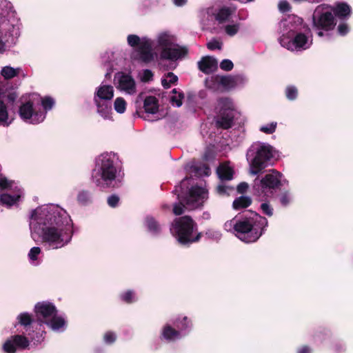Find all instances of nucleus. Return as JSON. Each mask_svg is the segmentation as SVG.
<instances>
[{
	"mask_svg": "<svg viewBox=\"0 0 353 353\" xmlns=\"http://www.w3.org/2000/svg\"><path fill=\"white\" fill-rule=\"evenodd\" d=\"M283 34L279 39L281 45L290 51H302L309 48L312 43L311 36L301 32L303 28V20L297 16H289L280 23Z\"/></svg>",
	"mask_w": 353,
	"mask_h": 353,
	"instance_id": "nucleus-2",
	"label": "nucleus"
},
{
	"mask_svg": "<svg viewBox=\"0 0 353 353\" xmlns=\"http://www.w3.org/2000/svg\"><path fill=\"white\" fill-rule=\"evenodd\" d=\"M134 294L132 291H128L121 295V299L127 303H131L134 300Z\"/></svg>",
	"mask_w": 353,
	"mask_h": 353,
	"instance_id": "nucleus-48",
	"label": "nucleus"
},
{
	"mask_svg": "<svg viewBox=\"0 0 353 353\" xmlns=\"http://www.w3.org/2000/svg\"><path fill=\"white\" fill-rule=\"evenodd\" d=\"M116 88L120 92L128 95L137 93V83L134 78L129 74L118 72L114 76Z\"/></svg>",
	"mask_w": 353,
	"mask_h": 353,
	"instance_id": "nucleus-15",
	"label": "nucleus"
},
{
	"mask_svg": "<svg viewBox=\"0 0 353 353\" xmlns=\"http://www.w3.org/2000/svg\"><path fill=\"white\" fill-rule=\"evenodd\" d=\"M281 203H282V205H286L287 204L289 203L290 201V198L289 197L288 195L287 194H284L281 197Z\"/></svg>",
	"mask_w": 353,
	"mask_h": 353,
	"instance_id": "nucleus-54",
	"label": "nucleus"
},
{
	"mask_svg": "<svg viewBox=\"0 0 353 353\" xmlns=\"http://www.w3.org/2000/svg\"><path fill=\"white\" fill-rule=\"evenodd\" d=\"M187 0H174V3L177 6H181L185 4Z\"/></svg>",
	"mask_w": 353,
	"mask_h": 353,
	"instance_id": "nucleus-55",
	"label": "nucleus"
},
{
	"mask_svg": "<svg viewBox=\"0 0 353 353\" xmlns=\"http://www.w3.org/2000/svg\"><path fill=\"white\" fill-rule=\"evenodd\" d=\"M29 341L25 336L16 335L8 339L3 345L6 353H14L17 349H26L29 345Z\"/></svg>",
	"mask_w": 353,
	"mask_h": 353,
	"instance_id": "nucleus-17",
	"label": "nucleus"
},
{
	"mask_svg": "<svg viewBox=\"0 0 353 353\" xmlns=\"http://www.w3.org/2000/svg\"><path fill=\"white\" fill-rule=\"evenodd\" d=\"M97 112L105 119H110L112 114V108L106 102H99L96 104Z\"/></svg>",
	"mask_w": 353,
	"mask_h": 353,
	"instance_id": "nucleus-25",
	"label": "nucleus"
},
{
	"mask_svg": "<svg viewBox=\"0 0 353 353\" xmlns=\"http://www.w3.org/2000/svg\"><path fill=\"white\" fill-rule=\"evenodd\" d=\"M162 334L166 340L169 341H174L179 338V332L169 325L164 327Z\"/></svg>",
	"mask_w": 353,
	"mask_h": 353,
	"instance_id": "nucleus-28",
	"label": "nucleus"
},
{
	"mask_svg": "<svg viewBox=\"0 0 353 353\" xmlns=\"http://www.w3.org/2000/svg\"><path fill=\"white\" fill-rule=\"evenodd\" d=\"M54 101L51 97H41L37 94L29 95L28 100L22 103L19 113L21 118L31 124H37L44 121L47 111L52 109Z\"/></svg>",
	"mask_w": 353,
	"mask_h": 353,
	"instance_id": "nucleus-3",
	"label": "nucleus"
},
{
	"mask_svg": "<svg viewBox=\"0 0 353 353\" xmlns=\"http://www.w3.org/2000/svg\"><path fill=\"white\" fill-rule=\"evenodd\" d=\"M32 237L38 235L42 243L51 249L66 245L72 237V223L60 206L47 204L32 211L30 219Z\"/></svg>",
	"mask_w": 353,
	"mask_h": 353,
	"instance_id": "nucleus-1",
	"label": "nucleus"
},
{
	"mask_svg": "<svg viewBox=\"0 0 353 353\" xmlns=\"http://www.w3.org/2000/svg\"><path fill=\"white\" fill-rule=\"evenodd\" d=\"M97 164L98 170L97 174L101 176V179L109 185L114 180L117 170L113 165L112 156L110 154H103L99 157Z\"/></svg>",
	"mask_w": 353,
	"mask_h": 353,
	"instance_id": "nucleus-13",
	"label": "nucleus"
},
{
	"mask_svg": "<svg viewBox=\"0 0 353 353\" xmlns=\"http://www.w3.org/2000/svg\"><path fill=\"white\" fill-rule=\"evenodd\" d=\"M157 41L161 48V59L176 60L184 57L187 50L176 43V37L169 32H162L157 35Z\"/></svg>",
	"mask_w": 353,
	"mask_h": 353,
	"instance_id": "nucleus-7",
	"label": "nucleus"
},
{
	"mask_svg": "<svg viewBox=\"0 0 353 353\" xmlns=\"http://www.w3.org/2000/svg\"><path fill=\"white\" fill-rule=\"evenodd\" d=\"M268 225V220L257 213H251L249 217L238 221L235 235L242 241L252 243L263 234Z\"/></svg>",
	"mask_w": 353,
	"mask_h": 353,
	"instance_id": "nucleus-4",
	"label": "nucleus"
},
{
	"mask_svg": "<svg viewBox=\"0 0 353 353\" xmlns=\"http://www.w3.org/2000/svg\"><path fill=\"white\" fill-rule=\"evenodd\" d=\"M210 12V8H208V9H205V10H202L199 12V14H200V17H202L204 16V14L206 13L208 14H209Z\"/></svg>",
	"mask_w": 353,
	"mask_h": 353,
	"instance_id": "nucleus-56",
	"label": "nucleus"
},
{
	"mask_svg": "<svg viewBox=\"0 0 353 353\" xmlns=\"http://www.w3.org/2000/svg\"><path fill=\"white\" fill-rule=\"evenodd\" d=\"M138 78L142 82H148L152 80L153 73L150 70H143L139 72Z\"/></svg>",
	"mask_w": 353,
	"mask_h": 353,
	"instance_id": "nucleus-35",
	"label": "nucleus"
},
{
	"mask_svg": "<svg viewBox=\"0 0 353 353\" xmlns=\"http://www.w3.org/2000/svg\"><path fill=\"white\" fill-rule=\"evenodd\" d=\"M21 70L20 68H14L10 66H5L1 70V74L6 79H10L17 76Z\"/></svg>",
	"mask_w": 353,
	"mask_h": 353,
	"instance_id": "nucleus-27",
	"label": "nucleus"
},
{
	"mask_svg": "<svg viewBox=\"0 0 353 353\" xmlns=\"http://www.w3.org/2000/svg\"><path fill=\"white\" fill-rule=\"evenodd\" d=\"M216 173L221 180H231L234 170L228 163H223L218 167Z\"/></svg>",
	"mask_w": 353,
	"mask_h": 353,
	"instance_id": "nucleus-23",
	"label": "nucleus"
},
{
	"mask_svg": "<svg viewBox=\"0 0 353 353\" xmlns=\"http://www.w3.org/2000/svg\"><path fill=\"white\" fill-rule=\"evenodd\" d=\"M146 225L148 230L152 232H156L159 229V225L152 218H147Z\"/></svg>",
	"mask_w": 353,
	"mask_h": 353,
	"instance_id": "nucleus-41",
	"label": "nucleus"
},
{
	"mask_svg": "<svg viewBox=\"0 0 353 353\" xmlns=\"http://www.w3.org/2000/svg\"><path fill=\"white\" fill-rule=\"evenodd\" d=\"M183 99V93L177 92L176 89L172 90V95L171 96V103L173 105L180 107L182 105V99Z\"/></svg>",
	"mask_w": 353,
	"mask_h": 353,
	"instance_id": "nucleus-33",
	"label": "nucleus"
},
{
	"mask_svg": "<svg viewBox=\"0 0 353 353\" xmlns=\"http://www.w3.org/2000/svg\"><path fill=\"white\" fill-rule=\"evenodd\" d=\"M207 47L210 50H220L222 47V43L216 39H212L207 43Z\"/></svg>",
	"mask_w": 353,
	"mask_h": 353,
	"instance_id": "nucleus-42",
	"label": "nucleus"
},
{
	"mask_svg": "<svg viewBox=\"0 0 353 353\" xmlns=\"http://www.w3.org/2000/svg\"><path fill=\"white\" fill-rule=\"evenodd\" d=\"M143 108L146 113L156 114L159 110L158 99L153 96L147 97L143 102Z\"/></svg>",
	"mask_w": 353,
	"mask_h": 353,
	"instance_id": "nucleus-22",
	"label": "nucleus"
},
{
	"mask_svg": "<svg viewBox=\"0 0 353 353\" xmlns=\"http://www.w3.org/2000/svg\"><path fill=\"white\" fill-rule=\"evenodd\" d=\"M239 29L238 23L228 24L225 26V32L230 36H234L237 33Z\"/></svg>",
	"mask_w": 353,
	"mask_h": 353,
	"instance_id": "nucleus-39",
	"label": "nucleus"
},
{
	"mask_svg": "<svg viewBox=\"0 0 353 353\" xmlns=\"http://www.w3.org/2000/svg\"><path fill=\"white\" fill-rule=\"evenodd\" d=\"M252 203V200L249 196H241L236 199L233 201V208L235 210H241L248 207Z\"/></svg>",
	"mask_w": 353,
	"mask_h": 353,
	"instance_id": "nucleus-26",
	"label": "nucleus"
},
{
	"mask_svg": "<svg viewBox=\"0 0 353 353\" xmlns=\"http://www.w3.org/2000/svg\"><path fill=\"white\" fill-rule=\"evenodd\" d=\"M0 188L2 189H9L14 192L12 195L4 193L0 196L1 203L8 207L16 204L23 195V191L17 183L12 181H9L5 177H0Z\"/></svg>",
	"mask_w": 353,
	"mask_h": 353,
	"instance_id": "nucleus-14",
	"label": "nucleus"
},
{
	"mask_svg": "<svg viewBox=\"0 0 353 353\" xmlns=\"http://www.w3.org/2000/svg\"><path fill=\"white\" fill-rule=\"evenodd\" d=\"M281 176V174L275 171L265 175V176L261 181V194H264V195L267 196L272 194V190L280 185Z\"/></svg>",
	"mask_w": 353,
	"mask_h": 353,
	"instance_id": "nucleus-16",
	"label": "nucleus"
},
{
	"mask_svg": "<svg viewBox=\"0 0 353 353\" xmlns=\"http://www.w3.org/2000/svg\"><path fill=\"white\" fill-rule=\"evenodd\" d=\"M239 81V78L232 77H224L221 78V83L226 88H232L234 87Z\"/></svg>",
	"mask_w": 353,
	"mask_h": 353,
	"instance_id": "nucleus-34",
	"label": "nucleus"
},
{
	"mask_svg": "<svg viewBox=\"0 0 353 353\" xmlns=\"http://www.w3.org/2000/svg\"><path fill=\"white\" fill-rule=\"evenodd\" d=\"M238 221L239 220H236V219H232L226 221L224 224L225 230L227 231L233 232L235 234Z\"/></svg>",
	"mask_w": 353,
	"mask_h": 353,
	"instance_id": "nucleus-37",
	"label": "nucleus"
},
{
	"mask_svg": "<svg viewBox=\"0 0 353 353\" xmlns=\"http://www.w3.org/2000/svg\"><path fill=\"white\" fill-rule=\"evenodd\" d=\"M175 192H179L177 188L175 189Z\"/></svg>",
	"mask_w": 353,
	"mask_h": 353,
	"instance_id": "nucleus-59",
	"label": "nucleus"
},
{
	"mask_svg": "<svg viewBox=\"0 0 353 353\" xmlns=\"http://www.w3.org/2000/svg\"><path fill=\"white\" fill-rule=\"evenodd\" d=\"M91 196L87 191H81L79 193L77 199L82 204H85L90 201Z\"/></svg>",
	"mask_w": 353,
	"mask_h": 353,
	"instance_id": "nucleus-40",
	"label": "nucleus"
},
{
	"mask_svg": "<svg viewBox=\"0 0 353 353\" xmlns=\"http://www.w3.org/2000/svg\"><path fill=\"white\" fill-rule=\"evenodd\" d=\"M261 208L264 214L271 216L273 214L272 208L267 203H263L261 205Z\"/></svg>",
	"mask_w": 353,
	"mask_h": 353,
	"instance_id": "nucleus-46",
	"label": "nucleus"
},
{
	"mask_svg": "<svg viewBox=\"0 0 353 353\" xmlns=\"http://www.w3.org/2000/svg\"><path fill=\"white\" fill-rule=\"evenodd\" d=\"M116 339V336L114 333L108 332L104 335V341L106 343H112Z\"/></svg>",
	"mask_w": 353,
	"mask_h": 353,
	"instance_id": "nucleus-51",
	"label": "nucleus"
},
{
	"mask_svg": "<svg viewBox=\"0 0 353 353\" xmlns=\"http://www.w3.org/2000/svg\"><path fill=\"white\" fill-rule=\"evenodd\" d=\"M208 199V191L205 188L195 186L193 187L185 199V208L188 210L196 209L203 205ZM185 205L182 202L175 204L173 212L176 215H180L184 212Z\"/></svg>",
	"mask_w": 353,
	"mask_h": 353,
	"instance_id": "nucleus-10",
	"label": "nucleus"
},
{
	"mask_svg": "<svg viewBox=\"0 0 353 353\" xmlns=\"http://www.w3.org/2000/svg\"><path fill=\"white\" fill-rule=\"evenodd\" d=\"M196 170L199 175L209 176L210 174V169L205 165L196 168Z\"/></svg>",
	"mask_w": 353,
	"mask_h": 353,
	"instance_id": "nucleus-45",
	"label": "nucleus"
},
{
	"mask_svg": "<svg viewBox=\"0 0 353 353\" xmlns=\"http://www.w3.org/2000/svg\"><path fill=\"white\" fill-rule=\"evenodd\" d=\"M272 157V148L270 145L261 143L252 145L247 152L250 173L254 175L259 174L266 166V162Z\"/></svg>",
	"mask_w": 353,
	"mask_h": 353,
	"instance_id": "nucleus-5",
	"label": "nucleus"
},
{
	"mask_svg": "<svg viewBox=\"0 0 353 353\" xmlns=\"http://www.w3.org/2000/svg\"><path fill=\"white\" fill-rule=\"evenodd\" d=\"M276 122H272L260 128V130L265 134H272L276 128Z\"/></svg>",
	"mask_w": 353,
	"mask_h": 353,
	"instance_id": "nucleus-38",
	"label": "nucleus"
},
{
	"mask_svg": "<svg viewBox=\"0 0 353 353\" xmlns=\"http://www.w3.org/2000/svg\"><path fill=\"white\" fill-rule=\"evenodd\" d=\"M119 198L116 195H112L108 199V203L110 207H115L118 204Z\"/></svg>",
	"mask_w": 353,
	"mask_h": 353,
	"instance_id": "nucleus-50",
	"label": "nucleus"
},
{
	"mask_svg": "<svg viewBox=\"0 0 353 353\" xmlns=\"http://www.w3.org/2000/svg\"><path fill=\"white\" fill-rule=\"evenodd\" d=\"M17 319H18L19 323L24 326L30 325L32 322V319H31L30 315L26 312L20 314L18 316Z\"/></svg>",
	"mask_w": 353,
	"mask_h": 353,
	"instance_id": "nucleus-36",
	"label": "nucleus"
},
{
	"mask_svg": "<svg viewBox=\"0 0 353 353\" xmlns=\"http://www.w3.org/2000/svg\"><path fill=\"white\" fill-rule=\"evenodd\" d=\"M218 112L216 124L225 129L230 128L236 110L232 101L228 98L221 99L216 108Z\"/></svg>",
	"mask_w": 353,
	"mask_h": 353,
	"instance_id": "nucleus-12",
	"label": "nucleus"
},
{
	"mask_svg": "<svg viewBox=\"0 0 353 353\" xmlns=\"http://www.w3.org/2000/svg\"><path fill=\"white\" fill-rule=\"evenodd\" d=\"M97 183H100V182H99V179H97Z\"/></svg>",
	"mask_w": 353,
	"mask_h": 353,
	"instance_id": "nucleus-58",
	"label": "nucleus"
},
{
	"mask_svg": "<svg viewBox=\"0 0 353 353\" xmlns=\"http://www.w3.org/2000/svg\"><path fill=\"white\" fill-rule=\"evenodd\" d=\"M232 188H229L223 184H221L217 187V191L220 194H229L230 191H231Z\"/></svg>",
	"mask_w": 353,
	"mask_h": 353,
	"instance_id": "nucleus-49",
	"label": "nucleus"
},
{
	"mask_svg": "<svg viewBox=\"0 0 353 353\" xmlns=\"http://www.w3.org/2000/svg\"><path fill=\"white\" fill-rule=\"evenodd\" d=\"M338 32L339 34L343 36L349 32V28L346 23H341L338 26Z\"/></svg>",
	"mask_w": 353,
	"mask_h": 353,
	"instance_id": "nucleus-52",
	"label": "nucleus"
},
{
	"mask_svg": "<svg viewBox=\"0 0 353 353\" xmlns=\"http://www.w3.org/2000/svg\"><path fill=\"white\" fill-rule=\"evenodd\" d=\"M235 7H223L218 11L215 18L219 23H225L230 20L232 16L235 13Z\"/></svg>",
	"mask_w": 353,
	"mask_h": 353,
	"instance_id": "nucleus-21",
	"label": "nucleus"
},
{
	"mask_svg": "<svg viewBox=\"0 0 353 353\" xmlns=\"http://www.w3.org/2000/svg\"><path fill=\"white\" fill-rule=\"evenodd\" d=\"M299 353H310V349L306 346L303 347L299 350Z\"/></svg>",
	"mask_w": 353,
	"mask_h": 353,
	"instance_id": "nucleus-57",
	"label": "nucleus"
},
{
	"mask_svg": "<svg viewBox=\"0 0 353 353\" xmlns=\"http://www.w3.org/2000/svg\"><path fill=\"white\" fill-rule=\"evenodd\" d=\"M196 225L192 219L185 216L174 221L170 231L181 244L199 241L201 234L196 232Z\"/></svg>",
	"mask_w": 353,
	"mask_h": 353,
	"instance_id": "nucleus-6",
	"label": "nucleus"
},
{
	"mask_svg": "<svg viewBox=\"0 0 353 353\" xmlns=\"http://www.w3.org/2000/svg\"><path fill=\"white\" fill-rule=\"evenodd\" d=\"M333 8V12L339 18L349 17L351 14V8L345 3H337Z\"/></svg>",
	"mask_w": 353,
	"mask_h": 353,
	"instance_id": "nucleus-24",
	"label": "nucleus"
},
{
	"mask_svg": "<svg viewBox=\"0 0 353 353\" xmlns=\"http://www.w3.org/2000/svg\"><path fill=\"white\" fill-rule=\"evenodd\" d=\"M248 185L246 183H241L237 186V190L240 193H243L248 189Z\"/></svg>",
	"mask_w": 353,
	"mask_h": 353,
	"instance_id": "nucleus-53",
	"label": "nucleus"
},
{
	"mask_svg": "<svg viewBox=\"0 0 353 353\" xmlns=\"http://www.w3.org/2000/svg\"><path fill=\"white\" fill-rule=\"evenodd\" d=\"M10 123L11 121L9 120L6 108L0 100V125H8Z\"/></svg>",
	"mask_w": 353,
	"mask_h": 353,
	"instance_id": "nucleus-29",
	"label": "nucleus"
},
{
	"mask_svg": "<svg viewBox=\"0 0 353 353\" xmlns=\"http://www.w3.org/2000/svg\"><path fill=\"white\" fill-rule=\"evenodd\" d=\"M127 103L122 97H117L114 103V108L117 113L123 114L126 110Z\"/></svg>",
	"mask_w": 353,
	"mask_h": 353,
	"instance_id": "nucleus-32",
	"label": "nucleus"
},
{
	"mask_svg": "<svg viewBox=\"0 0 353 353\" xmlns=\"http://www.w3.org/2000/svg\"><path fill=\"white\" fill-rule=\"evenodd\" d=\"M128 43L132 47L138 48L139 58L145 62L151 61L157 56L152 50V41L147 37L140 38L137 35L130 34Z\"/></svg>",
	"mask_w": 353,
	"mask_h": 353,
	"instance_id": "nucleus-11",
	"label": "nucleus"
},
{
	"mask_svg": "<svg viewBox=\"0 0 353 353\" xmlns=\"http://www.w3.org/2000/svg\"><path fill=\"white\" fill-rule=\"evenodd\" d=\"M41 253V248L39 247H33L30 249L28 253V259L31 264L37 265L39 264L38 256Z\"/></svg>",
	"mask_w": 353,
	"mask_h": 353,
	"instance_id": "nucleus-31",
	"label": "nucleus"
},
{
	"mask_svg": "<svg viewBox=\"0 0 353 353\" xmlns=\"http://www.w3.org/2000/svg\"><path fill=\"white\" fill-rule=\"evenodd\" d=\"M199 68L204 73L209 74L217 68V61L212 57H204L198 63Z\"/></svg>",
	"mask_w": 353,
	"mask_h": 353,
	"instance_id": "nucleus-19",
	"label": "nucleus"
},
{
	"mask_svg": "<svg viewBox=\"0 0 353 353\" xmlns=\"http://www.w3.org/2000/svg\"><path fill=\"white\" fill-rule=\"evenodd\" d=\"M286 96L288 99L293 100L297 96V90L295 87L289 86L286 89Z\"/></svg>",
	"mask_w": 353,
	"mask_h": 353,
	"instance_id": "nucleus-43",
	"label": "nucleus"
},
{
	"mask_svg": "<svg viewBox=\"0 0 353 353\" xmlns=\"http://www.w3.org/2000/svg\"><path fill=\"white\" fill-rule=\"evenodd\" d=\"M279 9L282 12H285L290 10V6L289 3L285 0H281L279 3Z\"/></svg>",
	"mask_w": 353,
	"mask_h": 353,
	"instance_id": "nucleus-47",
	"label": "nucleus"
},
{
	"mask_svg": "<svg viewBox=\"0 0 353 353\" xmlns=\"http://www.w3.org/2000/svg\"><path fill=\"white\" fill-rule=\"evenodd\" d=\"M11 26L6 21L0 25V53L6 50V43L8 42L10 34L9 30Z\"/></svg>",
	"mask_w": 353,
	"mask_h": 353,
	"instance_id": "nucleus-20",
	"label": "nucleus"
},
{
	"mask_svg": "<svg viewBox=\"0 0 353 353\" xmlns=\"http://www.w3.org/2000/svg\"><path fill=\"white\" fill-rule=\"evenodd\" d=\"M178 80V77L172 72H168L162 79V85L165 88H169L172 85L174 84Z\"/></svg>",
	"mask_w": 353,
	"mask_h": 353,
	"instance_id": "nucleus-30",
	"label": "nucleus"
},
{
	"mask_svg": "<svg viewBox=\"0 0 353 353\" xmlns=\"http://www.w3.org/2000/svg\"><path fill=\"white\" fill-rule=\"evenodd\" d=\"M114 90L112 85L101 83L94 92V101L95 104L99 102L111 101L114 97Z\"/></svg>",
	"mask_w": 353,
	"mask_h": 353,
	"instance_id": "nucleus-18",
	"label": "nucleus"
},
{
	"mask_svg": "<svg viewBox=\"0 0 353 353\" xmlns=\"http://www.w3.org/2000/svg\"><path fill=\"white\" fill-rule=\"evenodd\" d=\"M333 8L328 4H321L316 6L312 15L313 28L319 30L318 35H323L322 30L329 31L336 25L334 17L332 14Z\"/></svg>",
	"mask_w": 353,
	"mask_h": 353,
	"instance_id": "nucleus-8",
	"label": "nucleus"
},
{
	"mask_svg": "<svg viewBox=\"0 0 353 353\" xmlns=\"http://www.w3.org/2000/svg\"><path fill=\"white\" fill-rule=\"evenodd\" d=\"M35 312L39 318H43L45 323L53 330L59 331L65 325V319L57 316L55 307L50 303H39L35 305Z\"/></svg>",
	"mask_w": 353,
	"mask_h": 353,
	"instance_id": "nucleus-9",
	"label": "nucleus"
},
{
	"mask_svg": "<svg viewBox=\"0 0 353 353\" xmlns=\"http://www.w3.org/2000/svg\"><path fill=\"white\" fill-rule=\"evenodd\" d=\"M233 63L229 59H224L220 63V67L225 71H230L233 68Z\"/></svg>",
	"mask_w": 353,
	"mask_h": 353,
	"instance_id": "nucleus-44",
	"label": "nucleus"
}]
</instances>
